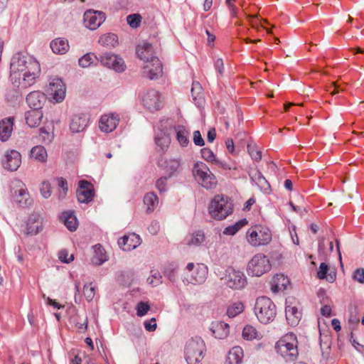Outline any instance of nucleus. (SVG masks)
<instances>
[{"label": "nucleus", "mask_w": 364, "mask_h": 364, "mask_svg": "<svg viewBox=\"0 0 364 364\" xmlns=\"http://www.w3.org/2000/svg\"><path fill=\"white\" fill-rule=\"evenodd\" d=\"M176 138L183 147L187 146L189 144V132L183 127H178L176 129Z\"/></svg>", "instance_id": "obj_42"}, {"label": "nucleus", "mask_w": 364, "mask_h": 364, "mask_svg": "<svg viewBox=\"0 0 364 364\" xmlns=\"http://www.w3.org/2000/svg\"><path fill=\"white\" fill-rule=\"evenodd\" d=\"M30 157L38 162L46 163L48 159V153L43 146L37 145L31 149Z\"/></svg>", "instance_id": "obj_32"}, {"label": "nucleus", "mask_w": 364, "mask_h": 364, "mask_svg": "<svg viewBox=\"0 0 364 364\" xmlns=\"http://www.w3.org/2000/svg\"><path fill=\"white\" fill-rule=\"evenodd\" d=\"M43 298L46 301V304L48 305L52 306L55 309H60L64 307L63 305L60 304L55 299H52L50 297L46 296L45 294L43 295Z\"/></svg>", "instance_id": "obj_58"}, {"label": "nucleus", "mask_w": 364, "mask_h": 364, "mask_svg": "<svg viewBox=\"0 0 364 364\" xmlns=\"http://www.w3.org/2000/svg\"><path fill=\"white\" fill-rule=\"evenodd\" d=\"M26 124L31 127H38L42 119L43 112L41 109H32L26 112L25 114Z\"/></svg>", "instance_id": "obj_28"}, {"label": "nucleus", "mask_w": 364, "mask_h": 364, "mask_svg": "<svg viewBox=\"0 0 364 364\" xmlns=\"http://www.w3.org/2000/svg\"><path fill=\"white\" fill-rule=\"evenodd\" d=\"M286 318L289 325L296 326L299 324L302 314L296 306L291 304H287L285 308Z\"/></svg>", "instance_id": "obj_23"}, {"label": "nucleus", "mask_w": 364, "mask_h": 364, "mask_svg": "<svg viewBox=\"0 0 364 364\" xmlns=\"http://www.w3.org/2000/svg\"><path fill=\"white\" fill-rule=\"evenodd\" d=\"M185 270L186 280L193 284L203 283L208 272L207 266L204 264L193 262L188 263Z\"/></svg>", "instance_id": "obj_10"}, {"label": "nucleus", "mask_w": 364, "mask_h": 364, "mask_svg": "<svg viewBox=\"0 0 364 364\" xmlns=\"http://www.w3.org/2000/svg\"><path fill=\"white\" fill-rule=\"evenodd\" d=\"M41 193L45 198H48L51 195V186L49 182L43 181L41 185Z\"/></svg>", "instance_id": "obj_55"}, {"label": "nucleus", "mask_w": 364, "mask_h": 364, "mask_svg": "<svg viewBox=\"0 0 364 364\" xmlns=\"http://www.w3.org/2000/svg\"><path fill=\"white\" fill-rule=\"evenodd\" d=\"M204 234L202 232L198 231L191 236V238L188 240V245L199 246L204 242Z\"/></svg>", "instance_id": "obj_48"}, {"label": "nucleus", "mask_w": 364, "mask_h": 364, "mask_svg": "<svg viewBox=\"0 0 364 364\" xmlns=\"http://www.w3.org/2000/svg\"><path fill=\"white\" fill-rule=\"evenodd\" d=\"M14 119L6 118L0 121V140L6 141L11 136L13 132Z\"/></svg>", "instance_id": "obj_26"}, {"label": "nucleus", "mask_w": 364, "mask_h": 364, "mask_svg": "<svg viewBox=\"0 0 364 364\" xmlns=\"http://www.w3.org/2000/svg\"><path fill=\"white\" fill-rule=\"evenodd\" d=\"M119 121V115L117 113L104 114L99 120V128L105 133L112 132L117 128Z\"/></svg>", "instance_id": "obj_14"}, {"label": "nucleus", "mask_w": 364, "mask_h": 364, "mask_svg": "<svg viewBox=\"0 0 364 364\" xmlns=\"http://www.w3.org/2000/svg\"><path fill=\"white\" fill-rule=\"evenodd\" d=\"M247 239L253 247L266 245L272 240V232L267 227L256 225L248 229Z\"/></svg>", "instance_id": "obj_7"}, {"label": "nucleus", "mask_w": 364, "mask_h": 364, "mask_svg": "<svg viewBox=\"0 0 364 364\" xmlns=\"http://www.w3.org/2000/svg\"><path fill=\"white\" fill-rule=\"evenodd\" d=\"M59 259L65 263H70L74 260V255L73 254L69 255L66 250H62L58 253Z\"/></svg>", "instance_id": "obj_54"}, {"label": "nucleus", "mask_w": 364, "mask_h": 364, "mask_svg": "<svg viewBox=\"0 0 364 364\" xmlns=\"http://www.w3.org/2000/svg\"><path fill=\"white\" fill-rule=\"evenodd\" d=\"M144 327L148 331H153L157 327L156 321L155 318H151L150 321L144 322Z\"/></svg>", "instance_id": "obj_59"}, {"label": "nucleus", "mask_w": 364, "mask_h": 364, "mask_svg": "<svg viewBox=\"0 0 364 364\" xmlns=\"http://www.w3.org/2000/svg\"><path fill=\"white\" fill-rule=\"evenodd\" d=\"M192 173L196 181L205 189L213 190L217 187V178L205 163L196 162L192 168Z\"/></svg>", "instance_id": "obj_2"}, {"label": "nucleus", "mask_w": 364, "mask_h": 364, "mask_svg": "<svg viewBox=\"0 0 364 364\" xmlns=\"http://www.w3.org/2000/svg\"><path fill=\"white\" fill-rule=\"evenodd\" d=\"M41 225L40 215L37 213L31 214L26 223V233L28 235H36L39 232Z\"/></svg>", "instance_id": "obj_25"}, {"label": "nucleus", "mask_w": 364, "mask_h": 364, "mask_svg": "<svg viewBox=\"0 0 364 364\" xmlns=\"http://www.w3.org/2000/svg\"><path fill=\"white\" fill-rule=\"evenodd\" d=\"M191 94L193 99L196 100L200 99L203 96V87L198 82H193L191 87Z\"/></svg>", "instance_id": "obj_51"}, {"label": "nucleus", "mask_w": 364, "mask_h": 364, "mask_svg": "<svg viewBox=\"0 0 364 364\" xmlns=\"http://www.w3.org/2000/svg\"><path fill=\"white\" fill-rule=\"evenodd\" d=\"M298 341L292 333H287L282 337L275 345L277 352L287 361H294L299 355Z\"/></svg>", "instance_id": "obj_3"}, {"label": "nucleus", "mask_w": 364, "mask_h": 364, "mask_svg": "<svg viewBox=\"0 0 364 364\" xmlns=\"http://www.w3.org/2000/svg\"><path fill=\"white\" fill-rule=\"evenodd\" d=\"M159 69V60L154 59V62L146 63L144 67L143 75L150 80L158 78Z\"/></svg>", "instance_id": "obj_31"}, {"label": "nucleus", "mask_w": 364, "mask_h": 364, "mask_svg": "<svg viewBox=\"0 0 364 364\" xmlns=\"http://www.w3.org/2000/svg\"><path fill=\"white\" fill-rule=\"evenodd\" d=\"M193 142L196 146H203L205 145V141L198 130L193 132Z\"/></svg>", "instance_id": "obj_57"}, {"label": "nucleus", "mask_w": 364, "mask_h": 364, "mask_svg": "<svg viewBox=\"0 0 364 364\" xmlns=\"http://www.w3.org/2000/svg\"><path fill=\"white\" fill-rule=\"evenodd\" d=\"M352 278L354 281L358 282L360 284H364V269H355L353 272Z\"/></svg>", "instance_id": "obj_53"}, {"label": "nucleus", "mask_w": 364, "mask_h": 364, "mask_svg": "<svg viewBox=\"0 0 364 364\" xmlns=\"http://www.w3.org/2000/svg\"><path fill=\"white\" fill-rule=\"evenodd\" d=\"M39 138L44 144H50L54 139V125L49 123L39 129Z\"/></svg>", "instance_id": "obj_29"}, {"label": "nucleus", "mask_w": 364, "mask_h": 364, "mask_svg": "<svg viewBox=\"0 0 364 364\" xmlns=\"http://www.w3.org/2000/svg\"><path fill=\"white\" fill-rule=\"evenodd\" d=\"M272 267L269 259L266 255L259 253L255 255L248 262L247 272L252 277H260L268 272Z\"/></svg>", "instance_id": "obj_8"}, {"label": "nucleus", "mask_w": 364, "mask_h": 364, "mask_svg": "<svg viewBox=\"0 0 364 364\" xmlns=\"http://www.w3.org/2000/svg\"><path fill=\"white\" fill-rule=\"evenodd\" d=\"M248 152L252 159L258 161L262 159V152L258 150L255 146H247Z\"/></svg>", "instance_id": "obj_56"}, {"label": "nucleus", "mask_w": 364, "mask_h": 364, "mask_svg": "<svg viewBox=\"0 0 364 364\" xmlns=\"http://www.w3.org/2000/svg\"><path fill=\"white\" fill-rule=\"evenodd\" d=\"M141 244L140 237L135 233L124 235L119 239L118 245L124 251H131Z\"/></svg>", "instance_id": "obj_18"}, {"label": "nucleus", "mask_w": 364, "mask_h": 364, "mask_svg": "<svg viewBox=\"0 0 364 364\" xmlns=\"http://www.w3.org/2000/svg\"><path fill=\"white\" fill-rule=\"evenodd\" d=\"M224 284L233 290H240L245 287L247 281L245 274L233 268H228L224 277L222 278Z\"/></svg>", "instance_id": "obj_9"}, {"label": "nucleus", "mask_w": 364, "mask_h": 364, "mask_svg": "<svg viewBox=\"0 0 364 364\" xmlns=\"http://www.w3.org/2000/svg\"><path fill=\"white\" fill-rule=\"evenodd\" d=\"M289 282L284 274H277L272 281V291L278 292L287 289Z\"/></svg>", "instance_id": "obj_36"}, {"label": "nucleus", "mask_w": 364, "mask_h": 364, "mask_svg": "<svg viewBox=\"0 0 364 364\" xmlns=\"http://www.w3.org/2000/svg\"><path fill=\"white\" fill-rule=\"evenodd\" d=\"M321 313L323 316L328 317L331 314V309L329 306L325 305L321 309Z\"/></svg>", "instance_id": "obj_63"}, {"label": "nucleus", "mask_w": 364, "mask_h": 364, "mask_svg": "<svg viewBox=\"0 0 364 364\" xmlns=\"http://www.w3.org/2000/svg\"><path fill=\"white\" fill-rule=\"evenodd\" d=\"M60 219L70 231L73 232L76 230L78 226V222L73 212L66 211L63 213Z\"/></svg>", "instance_id": "obj_33"}, {"label": "nucleus", "mask_w": 364, "mask_h": 364, "mask_svg": "<svg viewBox=\"0 0 364 364\" xmlns=\"http://www.w3.org/2000/svg\"><path fill=\"white\" fill-rule=\"evenodd\" d=\"M99 60L104 66L112 68L118 73H122L126 69L124 60L111 53H105L100 55Z\"/></svg>", "instance_id": "obj_12"}, {"label": "nucleus", "mask_w": 364, "mask_h": 364, "mask_svg": "<svg viewBox=\"0 0 364 364\" xmlns=\"http://www.w3.org/2000/svg\"><path fill=\"white\" fill-rule=\"evenodd\" d=\"M254 311L257 319L262 323H270L277 314L275 304L267 296H260L257 299Z\"/></svg>", "instance_id": "obj_5"}, {"label": "nucleus", "mask_w": 364, "mask_h": 364, "mask_svg": "<svg viewBox=\"0 0 364 364\" xmlns=\"http://www.w3.org/2000/svg\"><path fill=\"white\" fill-rule=\"evenodd\" d=\"M202 158L208 162L219 164L213 151L208 148H203L200 150Z\"/></svg>", "instance_id": "obj_47"}, {"label": "nucleus", "mask_w": 364, "mask_h": 364, "mask_svg": "<svg viewBox=\"0 0 364 364\" xmlns=\"http://www.w3.org/2000/svg\"><path fill=\"white\" fill-rule=\"evenodd\" d=\"M142 16L139 14H132L127 16V22L132 28H137L141 26Z\"/></svg>", "instance_id": "obj_46"}, {"label": "nucleus", "mask_w": 364, "mask_h": 364, "mask_svg": "<svg viewBox=\"0 0 364 364\" xmlns=\"http://www.w3.org/2000/svg\"><path fill=\"white\" fill-rule=\"evenodd\" d=\"M2 164L4 168L11 171H16L21 164V154L16 150L7 151Z\"/></svg>", "instance_id": "obj_16"}, {"label": "nucleus", "mask_w": 364, "mask_h": 364, "mask_svg": "<svg viewBox=\"0 0 364 364\" xmlns=\"http://www.w3.org/2000/svg\"><path fill=\"white\" fill-rule=\"evenodd\" d=\"M99 43L107 48H114L118 45V37L112 33H105L101 36L98 41Z\"/></svg>", "instance_id": "obj_39"}, {"label": "nucleus", "mask_w": 364, "mask_h": 364, "mask_svg": "<svg viewBox=\"0 0 364 364\" xmlns=\"http://www.w3.org/2000/svg\"><path fill=\"white\" fill-rule=\"evenodd\" d=\"M26 102L31 108L41 109L46 102V96L42 92L33 91L27 95Z\"/></svg>", "instance_id": "obj_22"}, {"label": "nucleus", "mask_w": 364, "mask_h": 364, "mask_svg": "<svg viewBox=\"0 0 364 364\" xmlns=\"http://www.w3.org/2000/svg\"><path fill=\"white\" fill-rule=\"evenodd\" d=\"M65 85L61 79L55 77L50 80L47 93L55 102H60L65 99Z\"/></svg>", "instance_id": "obj_11"}, {"label": "nucleus", "mask_w": 364, "mask_h": 364, "mask_svg": "<svg viewBox=\"0 0 364 364\" xmlns=\"http://www.w3.org/2000/svg\"><path fill=\"white\" fill-rule=\"evenodd\" d=\"M328 270V265L325 262H322L319 266V269L317 272V277L320 279H323L326 278V279L329 282H333L336 279V274L335 273L329 274L328 276H327L326 274H327Z\"/></svg>", "instance_id": "obj_43"}, {"label": "nucleus", "mask_w": 364, "mask_h": 364, "mask_svg": "<svg viewBox=\"0 0 364 364\" xmlns=\"http://www.w3.org/2000/svg\"><path fill=\"white\" fill-rule=\"evenodd\" d=\"M179 166L180 161L178 160L170 159L168 161H166L163 166L164 173L163 176H161V179L163 178L167 179L168 178L171 177L178 170Z\"/></svg>", "instance_id": "obj_35"}, {"label": "nucleus", "mask_w": 364, "mask_h": 364, "mask_svg": "<svg viewBox=\"0 0 364 364\" xmlns=\"http://www.w3.org/2000/svg\"><path fill=\"white\" fill-rule=\"evenodd\" d=\"M50 48L55 53L65 54L69 49L68 41L63 38H56L50 43Z\"/></svg>", "instance_id": "obj_37"}, {"label": "nucleus", "mask_w": 364, "mask_h": 364, "mask_svg": "<svg viewBox=\"0 0 364 364\" xmlns=\"http://www.w3.org/2000/svg\"><path fill=\"white\" fill-rule=\"evenodd\" d=\"M205 344L200 337L189 339L185 346L184 355L188 364H197L204 358Z\"/></svg>", "instance_id": "obj_6"}, {"label": "nucleus", "mask_w": 364, "mask_h": 364, "mask_svg": "<svg viewBox=\"0 0 364 364\" xmlns=\"http://www.w3.org/2000/svg\"><path fill=\"white\" fill-rule=\"evenodd\" d=\"M17 189L14 191V198L16 203L21 206H26L30 204V198L26 186L18 181L16 184Z\"/></svg>", "instance_id": "obj_19"}, {"label": "nucleus", "mask_w": 364, "mask_h": 364, "mask_svg": "<svg viewBox=\"0 0 364 364\" xmlns=\"http://www.w3.org/2000/svg\"><path fill=\"white\" fill-rule=\"evenodd\" d=\"M83 294L87 301H92L95 294V287L92 283L86 284L83 287Z\"/></svg>", "instance_id": "obj_50"}, {"label": "nucleus", "mask_w": 364, "mask_h": 364, "mask_svg": "<svg viewBox=\"0 0 364 364\" xmlns=\"http://www.w3.org/2000/svg\"><path fill=\"white\" fill-rule=\"evenodd\" d=\"M152 46L148 43L144 42L136 47V54L138 57L146 63L154 62V59H159L153 56Z\"/></svg>", "instance_id": "obj_20"}, {"label": "nucleus", "mask_w": 364, "mask_h": 364, "mask_svg": "<svg viewBox=\"0 0 364 364\" xmlns=\"http://www.w3.org/2000/svg\"><path fill=\"white\" fill-rule=\"evenodd\" d=\"M144 107L150 112L158 111L159 107V93L157 90H150L142 99Z\"/></svg>", "instance_id": "obj_17"}, {"label": "nucleus", "mask_w": 364, "mask_h": 364, "mask_svg": "<svg viewBox=\"0 0 364 364\" xmlns=\"http://www.w3.org/2000/svg\"><path fill=\"white\" fill-rule=\"evenodd\" d=\"M225 145H226V147H227L228 150L229 151V152H230L231 154H233L234 151H235V146H234L233 140L230 139H227L225 141Z\"/></svg>", "instance_id": "obj_64"}, {"label": "nucleus", "mask_w": 364, "mask_h": 364, "mask_svg": "<svg viewBox=\"0 0 364 364\" xmlns=\"http://www.w3.org/2000/svg\"><path fill=\"white\" fill-rule=\"evenodd\" d=\"M89 123V118L85 114L74 115L71 119L70 128L74 133L83 132Z\"/></svg>", "instance_id": "obj_21"}, {"label": "nucleus", "mask_w": 364, "mask_h": 364, "mask_svg": "<svg viewBox=\"0 0 364 364\" xmlns=\"http://www.w3.org/2000/svg\"><path fill=\"white\" fill-rule=\"evenodd\" d=\"M76 193L80 203H89L95 196L93 185L87 181H80Z\"/></svg>", "instance_id": "obj_15"}, {"label": "nucleus", "mask_w": 364, "mask_h": 364, "mask_svg": "<svg viewBox=\"0 0 364 364\" xmlns=\"http://www.w3.org/2000/svg\"><path fill=\"white\" fill-rule=\"evenodd\" d=\"M215 137H216V132H215V129L214 128L213 129H210L208 132V134H207V139H208V141L210 143H212L215 139Z\"/></svg>", "instance_id": "obj_62"}, {"label": "nucleus", "mask_w": 364, "mask_h": 364, "mask_svg": "<svg viewBox=\"0 0 364 364\" xmlns=\"http://www.w3.org/2000/svg\"><path fill=\"white\" fill-rule=\"evenodd\" d=\"M94 255L91 259L92 263L95 265H101L108 259L105 249L101 245H96L93 247Z\"/></svg>", "instance_id": "obj_34"}, {"label": "nucleus", "mask_w": 364, "mask_h": 364, "mask_svg": "<svg viewBox=\"0 0 364 364\" xmlns=\"http://www.w3.org/2000/svg\"><path fill=\"white\" fill-rule=\"evenodd\" d=\"M215 68L220 73V75H223L224 73V64L223 60L221 58H218L215 61Z\"/></svg>", "instance_id": "obj_60"}, {"label": "nucleus", "mask_w": 364, "mask_h": 364, "mask_svg": "<svg viewBox=\"0 0 364 364\" xmlns=\"http://www.w3.org/2000/svg\"><path fill=\"white\" fill-rule=\"evenodd\" d=\"M150 306L147 302L140 301L136 306V314L138 316H143L149 310Z\"/></svg>", "instance_id": "obj_52"}, {"label": "nucleus", "mask_w": 364, "mask_h": 364, "mask_svg": "<svg viewBox=\"0 0 364 364\" xmlns=\"http://www.w3.org/2000/svg\"><path fill=\"white\" fill-rule=\"evenodd\" d=\"M105 14L102 11L87 10L83 16V21L86 28L95 30L105 21Z\"/></svg>", "instance_id": "obj_13"}, {"label": "nucleus", "mask_w": 364, "mask_h": 364, "mask_svg": "<svg viewBox=\"0 0 364 364\" xmlns=\"http://www.w3.org/2000/svg\"><path fill=\"white\" fill-rule=\"evenodd\" d=\"M149 231L152 235H156L158 232L159 231V225L157 222L153 223L149 227Z\"/></svg>", "instance_id": "obj_61"}, {"label": "nucleus", "mask_w": 364, "mask_h": 364, "mask_svg": "<svg viewBox=\"0 0 364 364\" xmlns=\"http://www.w3.org/2000/svg\"><path fill=\"white\" fill-rule=\"evenodd\" d=\"M242 338L247 341L260 340L263 335L252 325H246L242 330Z\"/></svg>", "instance_id": "obj_38"}, {"label": "nucleus", "mask_w": 364, "mask_h": 364, "mask_svg": "<svg viewBox=\"0 0 364 364\" xmlns=\"http://www.w3.org/2000/svg\"><path fill=\"white\" fill-rule=\"evenodd\" d=\"M213 335L218 339L226 338L230 332V326L223 321H215L212 323L210 328Z\"/></svg>", "instance_id": "obj_24"}, {"label": "nucleus", "mask_w": 364, "mask_h": 364, "mask_svg": "<svg viewBox=\"0 0 364 364\" xmlns=\"http://www.w3.org/2000/svg\"><path fill=\"white\" fill-rule=\"evenodd\" d=\"M244 309L245 306L242 301H235L228 305L226 314L230 318H233L241 314Z\"/></svg>", "instance_id": "obj_40"}, {"label": "nucleus", "mask_w": 364, "mask_h": 364, "mask_svg": "<svg viewBox=\"0 0 364 364\" xmlns=\"http://www.w3.org/2000/svg\"><path fill=\"white\" fill-rule=\"evenodd\" d=\"M41 74L39 63L32 56L21 53H16L10 65V80L12 85L26 89L36 82Z\"/></svg>", "instance_id": "obj_1"}, {"label": "nucleus", "mask_w": 364, "mask_h": 364, "mask_svg": "<svg viewBox=\"0 0 364 364\" xmlns=\"http://www.w3.org/2000/svg\"><path fill=\"white\" fill-rule=\"evenodd\" d=\"M144 203L146 207V212L151 213L158 204V197L152 192L148 193L144 196Z\"/></svg>", "instance_id": "obj_41"}, {"label": "nucleus", "mask_w": 364, "mask_h": 364, "mask_svg": "<svg viewBox=\"0 0 364 364\" xmlns=\"http://www.w3.org/2000/svg\"><path fill=\"white\" fill-rule=\"evenodd\" d=\"M243 356L242 348L240 346H235L230 350L225 364H241Z\"/></svg>", "instance_id": "obj_30"}, {"label": "nucleus", "mask_w": 364, "mask_h": 364, "mask_svg": "<svg viewBox=\"0 0 364 364\" xmlns=\"http://www.w3.org/2000/svg\"><path fill=\"white\" fill-rule=\"evenodd\" d=\"M97 57L92 53H87L79 59V65L82 68H87L93 63Z\"/></svg>", "instance_id": "obj_49"}, {"label": "nucleus", "mask_w": 364, "mask_h": 364, "mask_svg": "<svg viewBox=\"0 0 364 364\" xmlns=\"http://www.w3.org/2000/svg\"><path fill=\"white\" fill-rule=\"evenodd\" d=\"M233 210L232 203L228 197L217 195L211 200L208 211L210 216L218 220L225 219Z\"/></svg>", "instance_id": "obj_4"}, {"label": "nucleus", "mask_w": 364, "mask_h": 364, "mask_svg": "<svg viewBox=\"0 0 364 364\" xmlns=\"http://www.w3.org/2000/svg\"><path fill=\"white\" fill-rule=\"evenodd\" d=\"M251 180L259 188L261 191H267L270 186L262 173L257 170H251L249 173Z\"/></svg>", "instance_id": "obj_27"}, {"label": "nucleus", "mask_w": 364, "mask_h": 364, "mask_svg": "<svg viewBox=\"0 0 364 364\" xmlns=\"http://www.w3.org/2000/svg\"><path fill=\"white\" fill-rule=\"evenodd\" d=\"M56 182L58 187V198L63 199L65 197L68 191L67 181L63 177H60L56 178Z\"/></svg>", "instance_id": "obj_45"}, {"label": "nucleus", "mask_w": 364, "mask_h": 364, "mask_svg": "<svg viewBox=\"0 0 364 364\" xmlns=\"http://www.w3.org/2000/svg\"><path fill=\"white\" fill-rule=\"evenodd\" d=\"M247 221L246 219L241 220L234 225L225 228L223 230V234L226 235H234L240 228L247 225Z\"/></svg>", "instance_id": "obj_44"}]
</instances>
